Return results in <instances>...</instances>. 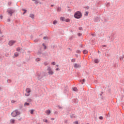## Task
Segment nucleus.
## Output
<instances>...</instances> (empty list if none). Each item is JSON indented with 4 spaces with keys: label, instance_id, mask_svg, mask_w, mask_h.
<instances>
[{
    "label": "nucleus",
    "instance_id": "nucleus-1",
    "mask_svg": "<svg viewBox=\"0 0 124 124\" xmlns=\"http://www.w3.org/2000/svg\"><path fill=\"white\" fill-rule=\"evenodd\" d=\"M74 17L76 19H80L82 17V13L80 11L76 12L75 13Z\"/></svg>",
    "mask_w": 124,
    "mask_h": 124
},
{
    "label": "nucleus",
    "instance_id": "nucleus-2",
    "mask_svg": "<svg viewBox=\"0 0 124 124\" xmlns=\"http://www.w3.org/2000/svg\"><path fill=\"white\" fill-rule=\"evenodd\" d=\"M21 114V112L18 110V109H16L15 111L11 113V116L14 117H16V116H19Z\"/></svg>",
    "mask_w": 124,
    "mask_h": 124
},
{
    "label": "nucleus",
    "instance_id": "nucleus-3",
    "mask_svg": "<svg viewBox=\"0 0 124 124\" xmlns=\"http://www.w3.org/2000/svg\"><path fill=\"white\" fill-rule=\"evenodd\" d=\"M7 12H8L9 15L12 16V14L15 12V10L13 9H8Z\"/></svg>",
    "mask_w": 124,
    "mask_h": 124
},
{
    "label": "nucleus",
    "instance_id": "nucleus-4",
    "mask_svg": "<svg viewBox=\"0 0 124 124\" xmlns=\"http://www.w3.org/2000/svg\"><path fill=\"white\" fill-rule=\"evenodd\" d=\"M26 92L27 93L25 94V96H30L31 94V89L29 88H26Z\"/></svg>",
    "mask_w": 124,
    "mask_h": 124
},
{
    "label": "nucleus",
    "instance_id": "nucleus-5",
    "mask_svg": "<svg viewBox=\"0 0 124 124\" xmlns=\"http://www.w3.org/2000/svg\"><path fill=\"white\" fill-rule=\"evenodd\" d=\"M49 75H53L54 74V71L52 70L50 67H48L47 69Z\"/></svg>",
    "mask_w": 124,
    "mask_h": 124
},
{
    "label": "nucleus",
    "instance_id": "nucleus-6",
    "mask_svg": "<svg viewBox=\"0 0 124 124\" xmlns=\"http://www.w3.org/2000/svg\"><path fill=\"white\" fill-rule=\"evenodd\" d=\"M38 78L39 79V80H40L41 79H42V78H43L44 76V73H42L40 74H38Z\"/></svg>",
    "mask_w": 124,
    "mask_h": 124
},
{
    "label": "nucleus",
    "instance_id": "nucleus-7",
    "mask_svg": "<svg viewBox=\"0 0 124 124\" xmlns=\"http://www.w3.org/2000/svg\"><path fill=\"white\" fill-rule=\"evenodd\" d=\"M42 48L40 47V50L38 52V55H44V53H42Z\"/></svg>",
    "mask_w": 124,
    "mask_h": 124
},
{
    "label": "nucleus",
    "instance_id": "nucleus-8",
    "mask_svg": "<svg viewBox=\"0 0 124 124\" xmlns=\"http://www.w3.org/2000/svg\"><path fill=\"white\" fill-rule=\"evenodd\" d=\"M15 42H16L15 41H10L9 42V45L10 46H12V45H13Z\"/></svg>",
    "mask_w": 124,
    "mask_h": 124
},
{
    "label": "nucleus",
    "instance_id": "nucleus-9",
    "mask_svg": "<svg viewBox=\"0 0 124 124\" xmlns=\"http://www.w3.org/2000/svg\"><path fill=\"white\" fill-rule=\"evenodd\" d=\"M95 22H99L100 21V17L99 16H96L94 19Z\"/></svg>",
    "mask_w": 124,
    "mask_h": 124
},
{
    "label": "nucleus",
    "instance_id": "nucleus-10",
    "mask_svg": "<svg viewBox=\"0 0 124 124\" xmlns=\"http://www.w3.org/2000/svg\"><path fill=\"white\" fill-rule=\"evenodd\" d=\"M75 68H79V67H81V65L79 64L76 63L74 65Z\"/></svg>",
    "mask_w": 124,
    "mask_h": 124
},
{
    "label": "nucleus",
    "instance_id": "nucleus-11",
    "mask_svg": "<svg viewBox=\"0 0 124 124\" xmlns=\"http://www.w3.org/2000/svg\"><path fill=\"white\" fill-rule=\"evenodd\" d=\"M18 56H19V53L18 52H16L14 54V56H13V58H16Z\"/></svg>",
    "mask_w": 124,
    "mask_h": 124
},
{
    "label": "nucleus",
    "instance_id": "nucleus-12",
    "mask_svg": "<svg viewBox=\"0 0 124 124\" xmlns=\"http://www.w3.org/2000/svg\"><path fill=\"white\" fill-rule=\"evenodd\" d=\"M57 12H61L62 11V8L60 7H57Z\"/></svg>",
    "mask_w": 124,
    "mask_h": 124
},
{
    "label": "nucleus",
    "instance_id": "nucleus-13",
    "mask_svg": "<svg viewBox=\"0 0 124 124\" xmlns=\"http://www.w3.org/2000/svg\"><path fill=\"white\" fill-rule=\"evenodd\" d=\"M46 113L47 115H50V114H51V110H50L49 109H48L46 111Z\"/></svg>",
    "mask_w": 124,
    "mask_h": 124
},
{
    "label": "nucleus",
    "instance_id": "nucleus-14",
    "mask_svg": "<svg viewBox=\"0 0 124 124\" xmlns=\"http://www.w3.org/2000/svg\"><path fill=\"white\" fill-rule=\"evenodd\" d=\"M11 124H14L15 123V120L12 119L10 121Z\"/></svg>",
    "mask_w": 124,
    "mask_h": 124
},
{
    "label": "nucleus",
    "instance_id": "nucleus-15",
    "mask_svg": "<svg viewBox=\"0 0 124 124\" xmlns=\"http://www.w3.org/2000/svg\"><path fill=\"white\" fill-rule=\"evenodd\" d=\"M30 17L31 18V19H34V15L31 14L30 15Z\"/></svg>",
    "mask_w": 124,
    "mask_h": 124
},
{
    "label": "nucleus",
    "instance_id": "nucleus-16",
    "mask_svg": "<svg viewBox=\"0 0 124 124\" xmlns=\"http://www.w3.org/2000/svg\"><path fill=\"white\" fill-rule=\"evenodd\" d=\"M30 106V103H28V102H25L24 103V107L26 106Z\"/></svg>",
    "mask_w": 124,
    "mask_h": 124
},
{
    "label": "nucleus",
    "instance_id": "nucleus-17",
    "mask_svg": "<svg viewBox=\"0 0 124 124\" xmlns=\"http://www.w3.org/2000/svg\"><path fill=\"white\" fill-rule=\"evenodd\" d=\"M3 36H0V43L1 44L2 43V39H3Z\"/></svg>",
    "mask_w": 124,
    "mask_h": 124
},
{
    "label": "nucleus",
    "instance_id": "nucleus-18",
    "mask_svg": "<svg viewBox=\"0 0 124 124\" xmlns=\"http://www.w3.org/2000/svg\"><path fill=\"white\" fill-rule=\"evenodd\" d=\"M43 45V47H44V50H46L47 47L45 45V44L44 43L42 44Z\"/></svg>",
    "mask_w": 124,
    "mask_h": 124
},
{
    "label": "nucleus",
    "instance_id": "nucleus-19",
    "mask_svg": "<svg viewBox=\"0 0 124 124\" xmlns=\"http://www.w3.org/2000/svg\"><path fill=\"white\" fill-rule=\"evenodd\" d=\"M60 20L61 21H62V22H64V21H65V19H64V17H61L60 18Z\"/></svg>",
    "mask_w": 124,
    "mask_h": 124
},
{
    "label": "nucleus",
    "instance_id": "nucleus-20",
    "mask_svg": "<svg viewBox=\"0 0 124 124\" xmlns=\"http://www.w3.org/2000/svg\"><path fill=\"white\" fill-rule=\"evenodd\" d=\"M98 62H99V61L98 60V59H95L94 60V63H98Z\"/></svg>",
    "mask_w": 124,
    "mask_h": 124
},
{
    "label": "nucleus",
    "instance_id": "nucleus-21",
    "mask_svg": "<svg viewBox=\"0 0 124 124\" xmlns=\"http://www.w3.org/2000/svg\"><path fill=\"white\" fill-rule=\"evenodd\" d=\"M120 61H124V55H123L122 57H120Z\"/></svg>",
    "mask_w": 124,
    "mask_h": 124
},
{
    "label": "nucleus",
    "instance_id": "nucleus-22",
    "mask_svg": "<svg viewBox=\"0 0 124 124\" xmlns=\"http://www.w3.org/2000/svg\"><path fill=\"white\" fill-rule=\"evenodd\" d=\"M27 102H31L32 100H31V98H28V99H27Z\"/></svg>",
    "mask_w": 124,
    "mask_h": 124
},
{
    "label": "nucleus",
    "instance_id": "nucleus-23",
    "mask_svg": "<svg viewBox=\"0 0 124 124\" xmlns=\"http://www.w3.org/2000/svg\"><path fill=\"white\" fill-rule=\"evenodd\" d=\"M22 11H24L23 13V15L26 14V13H27V10H26L25 9H22Z\"/></svg>",
    "mask_w": 124,
    "mask_h": 124
},
{
    "label": "nucleus",
    "instance_id": "nucleus-24",
    "mask_svg": "<svg viewBox=\"0 0 124 124\" xmlns=\"http://www.w3.org/2000/svg\"><path fill=\"white\" fill-rule=\"evenodd\" d=\"M53 25H57L58 24V21L57 20H54L53 22Z\"/></svg>",
    "mask_w": 124,
    "mask_h": 124
},
{
    "label": "nucleus",
    "instance_id": "nucleus-25",
    "mask_svg": "<svg viewBox=\"0 0 124 124\" xmlns=\"http://www.w3.org/2000/svg\"><path fill=\"white\" fill-rule=\"evenodd\" d=\"M76 53L77 54H81V50H77L76 51Z\"/></svg>",
    "mask_w": 124,
    "mask_h": 124
},
{
    "label": "nucleus",
    "instance_id": "nucleus-26",
    "mask_svg": "<svg viewBox=\"0 0 124 124\" xmlns=\"http://www.w3.org/2000/svg\"><path fill=\"white\" fill-rule=\"evenodd\" d=\"M83 54H88V50H84L83 51Z\"/></svg>",
    "mask_w": 124,
    "mask_h": 124
},
{
    "label": "nucleus",
    "instance_id": "nucleus-27",
    "mask_svg": "<svg viewBox=\"0 0 124 124\" xmlns=\"http://www.w3.org/2000/svg\"><path fill=\"white\" fill-rule=\"evenodd\" d=\"M70 118H71L72 119H73V118H76V117L75 116L74 114L70 115Z\"/></svg>",
    "mask_w": 124,
    "mask_h": 124
},
{
    "label": "nucleus",
    "instance_id": "nucleus-28",
    "mask_svg": "<svg viewBox=\"0 0 124 124\" xmlns=\"http://www.w3.org/2000/svg\"><path fill=\"white\" fill-rule=\"evenodd\" d=\"M73 91H74V92H77V88L76 87H74L73 88Z\"/></svg>",
    "mask_w": 124,
    "mask_h": 124
},
{
    "label": "nucleus",
    "instance_id": "nucleus-29",
    "mask_svg": "<svg viewBox=\"0 0 124 124\" xmlns=\"http://www.w3.org/2000/svg\"><path fill=\"white\" fill-rule=\"evenodd\" d=\"M16 51H17V52H20V51H21V48H20V47L17 48Z\"/></svg>",
    "mask_w": 124,
    "mask_h": 124
},
{
    "label": "nucleus",
    "instance_id": "nucleus-30",
    "mask_svg": "<svg viewBox=\"0 0 124 124\" xmlns=\"http://www.w3.org/2000/svg\"><path fill=\"white\" fill-rule=\"evenodd\" d=\"M84 82H86V79H83L81 81V84H84Z\"/></svg>",
    "mask_w": 124,
    "mask_h": 124
},
{
    "label": "nucleus",
    "instance_id": "nucleus-31",
    "mask_svg": "<svg viewBox=\"0 0 124 124\" xmlns=\"http://www.w3.org/2000/svg\"><path fill=\"white\" fill-rule=\"evenodd\" d=\"M34 1L36 4H37L39 2V1H38V0H36Z\"/></svg>",
    "mask_w": 124,
    "mask_h": 124
},
{
    "label": "nucleus",
    "instance_id": "nucleus-32",
    "mask_svg": "<svg viewBox=\"0 0 124 124\" xmlns=\"http://www.w3.org/2000/svg\"><path fill=\"white\" fill-rule=\"evenodd\" d=\"M33 112H34L33 109H31V110H30V113H31V114H33Z\"/></svg>",
    "mask_w": 124,
    "mask_h": 124
},
{
    "label": "nucleus",
    "instance_id": "nucleus-33",
    "mask_svg": "<svg viewBox=\"0 0 124 124\" xmlns=\"http://www.w3.org/2000/svg\"><path fill=\"white\" fill-rule=\"evenodd\" d=\"M36 62H39L40 61V58H36L35 59Z\"/></svg>",
    "mask_w": 124,
    "mask_h": 124
},
{
    "label": "nucleus",
    "instance_id": "nucleus-34",
    "mask_svg": "<svg viewBox=\"0 0 124 124\" xmlns=\"http://www.w3.org/2000/svg\"><path fill=\"white\" fill-rule=\"evenodd\" d=\"M74 102H75V103H76L77 102H78V100H77V99H74Z\"/></svg>",
    "mask_w": 124,
    "mask_h": 124
},
{
    "label": "nucleus",
    "instance_id": "nucleus-35",
    "mask_svg": "<svg viewBox=\"0 0 124 124\" xmlns=\"http://www.w3.org/2000/svg\"><path fill=\"white\" fill-rule=\"evenodd\" d=\"M43 122H45V123H48V121L46 119H44Z\"/></svg>",
    "mask_w": 124,
    "mask_h": 124
},
{
    "label": "nucleus",
    "instance_id": "nucleus-36",
    "mask_svg": "<svg viewBox=\"0 0 124 124\" xmlns=\"http://www.w3.org/2000/svg\"><path fill=\"white\" fill-rule=\"evenodd\" d=\"M38 39H35V40H34V42L36 43V42H38Z\"/></svg>",
    "mask_w": 124,
    "mask_h": 124
},
{
    "label": "nucleus",
    "instance_id": "nucleus-37",
    "mask_svg": "<svg viewBox=\"0 0 124 124\" xmlns=\"http://www.w3.org/2000/svg\"><path fill=\"white\" fill-rule=\"evenodd\" d=\"M99 120H102V119H103V117H102V116H100V117H99Z\"/></svg>",
    "mask_w": 124,
    "mask_h": 124
},
{
    "label": "nucleus",
    "instance_id": "nucleus-38",
    "mask_svg": "<svg viewBox=\"0 0 124 124\" xmlns=\"http://www.w3.org/2000/svg\"><path fill=\"white\" fill-rule=\"evenodd\" d=\"M71 62H75V59H73L71 60Z\"/></svg>",
    "mask_w": 124,
    "mask_h": 124
},
{
    "label": "nucleus",
    "instance_id": "nucleus-39",
    "mask_svg": "<svg viewBox=\"0 0 124 124\" xmlns=\"http://www.w3.org/2000/svg\"><path fill=\"white\" fill-rule=\"evenodd\" d=\"M51 64H52V65H55L56 64V62H52L51 63Z\"/></svg>",
    "mask_w": 124,
    "mask_h": 124
},
{
    "label": "nucleus",
    "instance_id": "nucleus-40",
    "mask_svg": "<svg viewBox=\"0 0 124 124\" xmlns=\"http://www.w3.org/2000/svg\"><path fill=\"white\" fill-rule=\"evenodd\" d=\"M88 15H89V12H86L85 14V16H88Z\"/></svg>",
    "mask_w": 124,
    "mask_h": 124
},
{
    "label": "nucleus",
    "instance_id": "nucleus-41",
    "mask_svg": "<svg viewBox=\"0 0 124 124\" xmlns=\"http://www.w3.org/2000/svg\"><path fill=\"white\" fill-rule=\"evenodd\" d=\"M44 64L45 65H48V63L47 62H45Z\"/></svg>",
    "mask_w": 124,
    "mask_h": 124
},
{
    "label": "nucleus",
    "instance_id": "nucleus-42",
    "mask_svg": "<svg viewBox=\"0 0 124 124\" xmlns=\"http://www.w3.org/2000/svg\"><path fill=\"white\" fill-rule=\"evenodd\" d=\"M79 31H82V30H83V28H82V27H79Z\"/></svg>",
    "mask_w": 124,
    "mask_h": 124
},
{
    "label": "nucleus",
    "instance_id": "nucleus-43",
    "mask_svg": "<svg viewBox=\"0 0 124 124\" xmlns=\"http://www.w3.org/2000/svg\"><path fill=\"white\" fill-rule=\"evenodd\" d=\"M81 35H82V33H78V36H81Z\"/></svg>",
    "mask_w": 124,
    "mask_h": 124
},
{
    "label": "nucleus",
    "instance_id": "nucleus-44",
    "mask_svg": "<svg viewBox=\"0 0 124 124\" xmlns=\"http://www.w3.org/2000/svg\"><path fill=\"white\" fill-rule=\"evenodd\" d=\"M10 82H11V80H10V79H8L7 80V82L8 83H10Z\"/></svg>",
    "mask_w": 124,
    "mask_h": 124
},
{
    "label": "nucleus",
    "instance_id": "nucleus-45",
    "mask_svg": "<svg viewBox=\"0 0 124 124\" xmlns=\"http://www.w3.org/2000/svg\"><path fill=\"white\" fill-rule=\"evenodd\" d=\"M107 6L108 7V6H110V3H107Z\"/></svg>",
    "mask_w": 124,
    "mask_h": 124
},
{
    "label": "nucleus",
    "instance_id": "nucleus-46",
    "mask_svg": "<svg viewBox=\"0 0 124 124\" xmlns=\"http://www.w3.org/2000/svg\"><path fill=\"white\" fill-rule=\"evenodd\" d=\"M58 108H59V109H62V107L60 106H58Z\"/></svg>",
    "mask_w": 124,
    "mask_h": 124
},
{
    "label": "nucleus",
    "instance_id": "nucleus-47",
    "mask_svg": "<svg viewBox=\"0 0 124 124\" xmlns=\"http://www.w3.org/2000/svg\"><path fill=\"white\" fill-rule=\"evenodd\" d=\"M74 124H78V121H75Z\"/></svg>",
    "mask_w": 124,
    "mask_h": 124
},
{
    "label": "nucleus",
    "instance_id": "nucleus-48",
    "mask_svg": "<svg viewBox=\"0 0 124 124\" xmlns=\"http://www.w3.org/2000/svg\"><path fill=\"white\" fill-rule=\"evenodd\" d=\"M85 8L86 9H90V7L89 6H87L86 7H85Z\"/></svg>",
    "mask_w": 124,
    "mask_h": 124
},
{
    "label": "nucleus",
    "instance_id": "nucleus-49",
    "mask_svg": "<svg viewBox=\"0 0 124 124\" xmlns=\"http://www.w3.org/2000/svg\"><path fill=\"white\" fill-rule=\"evenodd\" d=\"M8 4V5H11V2H9Z\"/></svg>",
    "mask_w": 124,
    "mask_h": 124
},
{
    "label": "nucleus",
    "instance_id": "nucleus-50",
    "mask_svg": "<svg viewBox=\"0 0 124 124\" xmlns=\"http://www.w3.org/2000/svg\"><path fill=\"white\" fill-rule=\"evenodd\" d=\"M66 22H69V19L67 18V19L66 20Z\"/></svg>",
    "mask_w": 124,
    "mask_h": 124
},
{
    "label": "nucleus",
    "instance_id": "nucleus-51",
    "mask_svg": "<svg viewBox=\"0 0 124 124\" xmlns=\"http://www.w3.org/2000/svg\"><path fill=\"white\" fill-rule=\"evenodd\" d=\"M7 22H10V18H8Z\"/></svg>",
    "mask_w": 124,
    "mask_h": 124
},
{
    "label": "nucleus",
    "instance_id": "nucleus-52",
    "mask_svg": "<svg viewBox=\"0 0 124 124\" xmlns=\"http://www.w3.org/2000/svg\"><path fill=\"white\" fill-rule=\"evenodd\" d=\"M64 123L65 124H67V120H65Z\"/></svg>",
    "mask_w": 124,
    "mask_h": 124
},
{
    "label": "nucleus",
    "instance_id": "nucleus-53",
    "mask_svg": "<svg viewBox=\"0 0 124 124\" xmlns=\"http://www.w3.org/2000/svg\"><path fill=\"white\" fill-rule=\"evenodd\" d=\"M54 114L57 115L58 114V111H55Z\"/></svg>",
    "mask_w": 124,
    "mask_h": 124
},
{
    "label": "nucleus",
    "instance_id": "nucleus-54",
    "mask_svg": "<svg viewBox=\"0 0 124 124\" xmlns=\"http://www.w3.org/2000/svg\"><path fill=\"white\" fill-rule=\"evenodd\" d=\"M19 108H20V109H22V108H23V106H20L19 107Z\"/></svg>",
    "mask_w": 124,
    "mask_h": 124
},
{
    "label": "nucleus",
    "instance_id": "nucleus-55",
    "mask_svg": "<svg viewBox=\"0 0 124 124\" xmlns=\"http://www.w3.org/2000/svg\"><path fill=\"white\" fill-rule=\"evenodd\" d=\"M75 57H76L77 58H78V54H75Z\"/></svg>",
    "mask_w": 124,
    "mask_h": 124
},
{
    "label": "nucleus",
    "instance_id": "nucleus-56",
    "mask_svg": "<svg viewBox=\"0 0 124 124\" xmlns=\"http://www.w3.org/2000/svg\"><path fill=\"white\" fill-rule=\"evenodd\" d=\"M103 94V92H102V93L100 94V95L101 96V95H102Z\"/></svg>",
    "mask_w": 124,
    "mask_h": 124
},
{
    "label": "nucleus",
    "instance_id": "nucleus-57",
    "mask_svg": "<svg viewBox=\"0 0 124 124\" xmlns=\"http://www.w3.org/2000/svg\"><path fill=\"white\" fill-rule=\"evenodd\" d=\"M56 70H57L58 71V70H60V69L59 68H56Z\"/></svg>",
    "mask_w": 124,
    "mask_h": 124
},
{
    "label": "nucleus",
    "instance_id": "nucleus-58",
    "mask_svg": "<svg viewBox=\"0 0 124 124\" xmlns=\"http://www.w3.org/2000/svg\"><path fill=\"white\" fill-rule=\"evenodd\" d=\"M15 103V101H13V100L12 101V103Z\"/></svg>",
    "mask_w": 124,
    "mask_h": 124
},
{
    "label": "nucleus",
    "instance_id": "nucleus-59",
    "mask_svg": "<svg viewBox=\"0 0 124 124\" xmlns=\"http://www.w3.org/2000/svg\"><path fill=\"white\" fill-rule=\"evenodd\" d=\"M51 121H54V120H55V119H54V118H51Z\"/></svg>",
    "mask_w": 124,
    "mask_h": 124
},
{
    "label": "nucleus",
    "instance_id": "nucleus-60",
    "mask_svg": "<svg viewBox=\"0 0 124 124\" xmlns=\"http://www.w3.org/2000/svg\"><path fill=\"white\" fill-rule=\"evenodd\" d=\"M55 6V5L51 4L50 6H51V7H53V6Z\"/></svg>",
    "mask_w": 124,
    "mask_h": 124
},
{
    "label": "nucleus",
    "instance_id": "nucleus-61",
    "mask_svg": "<svg viewBox=\"0 0 124 124\" xmlns=\"http://www.w3.org/2000/svg\"><path fill=\"white\" fill-rule=\"evenodd\" d=\"M0 19H2V16H0Z\"/></svg>",
    "mask_w": 124,
    "mask_h": 124
},
{
    "label": "nucleus",
    "instance_id": "nucleus-62",
    "mask_svg": "<svg viewBox=\"0 0 124 124\" xmlns=\"http://www.w3.org/2000/svg\"><path fill=\"white\" fill-rule=\"evenodd\" d=\"M102 47L103 48V47H106V45L102 46Z\"/></svg>",
    "mask_w": 124,
    "mask_h": 124
},
{
    "label": "nucleus",
    "instance_id": "nucleus-63",
    "mask_svg": "<svg viewBox=\"0 0 124 124\" xmlns=\"http://www.w3.org/2000/svg\"><path fill=\"white\" fill-rule=\"evenodd\" d=\"M43 39L45 40V39H46V37H44Z\"/></svg>",
    "mask_w": 124,
    "mask_h": 124
},
{
    "label": "nucleus",
    "instance_id": "nucleus-64",
    "mask_svg": "<svg viewBox=\"0 0 124 124\" xmlns=\"http://www.w3.org/2000/svg\"><path fill=\"white\" fill-rule=\"evenodd\" d=\"M70 40H72V37H71L70 38Z\"/></svg>",
    "mask_w": 124,
    "mask_h": 124
}]
</instances>
